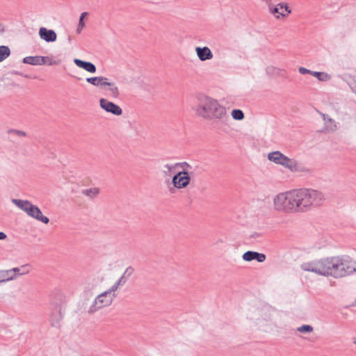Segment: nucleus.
Here are the masks:
<instances>
[{
	"instance_id": "nucleus-29",
	"label": "nucleus",
	"mask_w": 356,
	"mask_h": 356,
	"mask_svg": "<svg viewBox=\"0 0 356 356\" xmlns=\"http://www.w3.org/2000/svg\"><path fill=\"white\" fill-rule=\"evenodd\" d=\"M312 76L316 77L320 81H327L330 79V75L323 72H312Z\"/></svg>"
},
{
	"instance_id": "nucleus-25",
	"label": "nucleus",
	"mask_w": 356,
	"mask_h": 356,
	"mask_svg": "<svg viewBox=\"0 0 356 356\" xmlns=\"http://www.w3.org/2000/svg\"><path fill=\"white\" fill-rule=\"evenodd\" d=\"M10 54V50L7 46H0V62L7 58Z\"/></svg>"
},
{
	"instance_id": "nucleus-34",
	"label": "nucleus",
	"mask_w": 356,
	"mask_h": 356,
	"mask_svg": "<svg viewBox=\"0 0 356 356\" xmlns=\"http://www.w3.org/2000/svg\"><path fill=\"white\" fill-rule=\"evenodd\" d=\"M298 71L301 74H311L312 75V72L313 71L310 70H308L305 67H299L298 69Z\"/></svg>"
},
{
	"instance_id": "nucleus-13",
	"label": "nucleus",
	"mask_w": 356,
	"mask_h": 356,
	"mask_svg": "<svg viewBox=\"0 0 356 356\" xmlns=\"http://www.w3.org/2000/svg\"><path fill=\"white\" fill-rule=\"evenodd\" d=\"M39 35L41 39L47 42H53L57 39V35L54 30L47 29L45 27H41L39 29Z\"/></svg>"
},
{
	"instance_id": "nucleus-9",
	"label": "nucleus",
	"mask_w": 356,
	"mask_h": 356,
	"mask_svg": "<svg viewBox=\"0 0 356 356\" xmlns=\"http://www.w3.org/2000/svg\"><path fill=\"white\" fill-rule=\"evenodd\" d=\"M274 311L268 307L263 309L260 316L256 319L255 325L258 330L263 332H269L274 327L272 313Z\"/></svg>"
},
{
	"instance_id": "nucleus-30",
	"label": "nucleus",
	"mask_w": 356,
	"mask_h": 356,
	"mask_svg": "<svg viewBox=\"0 0 356 356\" xmlns=\"http://www.w3.org/2000/svg\"><path fill=\"white\" fill-rule=\"evenodd\" d=\"M131 270L130 273L132 272V268H127V270H125L124 273L123 275H122L115 283L119 286V287H121L122 286H124L127 281V279L125 277V274L129 271V270Z\"/></svg>"
},
{
	"instance_id": "nucleus-10",
	"label": "nucleus",
	"mask_w": 356,
	"mask_h": 356,
	"mask_svg": "<svg viewBox=\"0 0 356 356\" xmlns=\"http://www.w3.org/2000/svg\"><path fill=\"white\" fill-rule=\"evenodd\" d=\"M192 172H187L186 171H179L177 172L172 179V184L174 188L183 189L186 188L191 181Z\"/></svg>"
},
{
	"instance_id": "nucleus-15",
	"label": "nucleus",
	"mask_w": 356,
	"mask_h": 356,
	"mask_svg": "<svg viewBox=\"0 0 356 356\" xmlns=\"http://www.w3.org/2000/svg\"><path fill=\"white\" fill-rule=\"evenodd\" d=\"M195 51L198 58L201 61H205L207 60H210L213 58V53L211 49L208 47H197L195 48Z\"/></svg>"
},
{
	"instance_id": "nucleus-4",
	"label": "nucleus",
	"mask_w": 356,
	"mask_h": 356,
	"mask_svg": "<svg viewBox=\"0 0 356 356\" xmlns=\"http://www.w3.org/2000/svg\"><path fill=\"white\" fill-rule=\"evenodd\" d=\"M296 189L280 193L273 199L274 209L278 211L299 212Z\"/></svg>"
},
{
	"instance_id": "nucleus-3",
	"label": "nucleus",
	"mask_w": 356,
	"mask_h": 356,
	"mask_svg": "<svg viewBox=\"0 0 356 356\" xmlns=\"http://www.w3.org/2000/svg\"><path fill=\"white\" fill-rule=\"evenodd\" d=\"M299 212H306L321 206L325 198L318 190L302 188L296 189Z\"/></svg>"
},
{
	"instance_id": "nucleus-17",
	"label": "nucleus",
	"mask_w": 356,
	"mask_h": 356,
	"mask_svg": "<svg viewBox=\"0 0 356 356\" xmlns=\"http://www.w3.org/2000/svg\"><path fill=\"white\" fill-rule=\"evenodd\" d=\"M74 63L79 67L88 72L95 73L97 70L95 65L90 62L84 61L78 58L74 60Z\"/></svg>"
},
{
	"instance_id": "nucleus-20",
	"label": "nucleus",
	"mask_w": 356,
	"mask_h": 356,
	"mask_svg": "<svg viewBox=\"0 0 356 356\" xmlns=\"http://www.w3.org/2000/svg\"><path fill=\"white\" fill-rule=\"evenodd\" d=\"M103 88L106 90L108 92L109 95L113 98H118L120 95L119 89L113 82L106 81L105 88Z\"/></svg>"
},
{
	"instance_id": "nucleus-18",
	"label": "nucleus",
	"mask_w": 356,
	"mask_h": 356,
	"mask_svg": "<svg viewBox=\"0 0 356 356\" xmlns=\"http://www.w3.org/2000/svg\"><path fill=\"white\" fill-rule=\"evenodd\" d=\"M323 120L324 121V127L325 129L327 131H334L337 129V124L335 120L327 115L324 113H321Z\"/></svg>"
},
{
	"instance_id": "nucleus-7",
	"label": "nucleus",
	"mask_w": 356,
	"mask_h": 356,
	"mask_svg": "<svg viewBox=\"0 0 356 356\" xmlns=\"http://www.w3.org/2000/svg\"><path fill=\"white\" fill-rule=\"evenodd\" d=\"M11 202L29 216L44 224H47L49 222V218L42 214L40 209L36 205L33 204L30 201L13 198L11 200Z\"/></svg>"
},
{
	"instance_id": "nucleus-27",
	"label": "nucleus",
	"mask_w": 356,
	"mask_h": 356,
	"mask_svg": "<svg viewBox=\"0 0 356 356\" xmlns=\"http://www.w3.org/2000/svg\"><path fill=\"white\" fill-rule=\"evenodd\" d=\"M175 166H177V168H181V171H186L187 172H191V170L193 168L192 166L187 162H179L176 163Z\"/></svg>"
},
{
	"instance_id": "nucleus-21",
	"label": "nucleus",
	"mask_w": 356,
	"mask_h": 356,
	"mask_svg": "<svg viewBox=\"0 0 356 356\" xmlns=\"http://www.w3.org/2000/svg\"><path fill=\"white\" fill-rule=\"evenodd\" d=\"M31 270L30 266L23 265L20 267H16L10 269V271L12 272L13 276L14 279H15L19 275H24L26 274H28L29 271Z\"/></svg>"
},
{
	"instance_id": "nucleus-23",
	"label": "nucleus",
	"mask_w": 356,
	"mask_h": 356,
	"mask_svg": "<svg viewBox=\"0 0 356 356\" xmlns=\"http://www.w3.org/2000/svg\"><path fill=\"white\" fill-rule=\"evenodd\" d=\"M56 313L54 314H52V316L50 318L51 324L54 327H58L59 326V322L61 319V314L60 308H58V303L56 302Z\"/></svg>"
},
{
	"instance_id": "nucleus-28",
	"label": "nucleus",
	"mask_w": 356,
	"mask_h": 356,
	"mask_svg": "<svg viewBox=\"0 0 356 356\" xmlns=\"http://www.w3.org/2000/svg\"><path fill=\"white\" fill-rule=\"evenodd\" d=\"M232 117L236 120H242L244 119L245 115L243 112L240 109H234L232 111Z\"/></svg>"
},
{
	"instance_id": "nucleus-33",
	"label": "nucleus",
	"mask_w": 356,
	"mask_h": 356,
	"mask_svg": "<svg viewBox=\"0 0 356 356\" xmlns=\"http://www.w3.org/2000/svg\"><path fill=\"white\" fill-rule=\"evenodd\" d=\"M314 328L310 325H302L297 327V331L299 332H312Z\"/></svg>"
},
{
	"instance_id": "nucleus-8",
	"label": "nucleus",
	"mask_w": 356,
	"mask_h": 356,
	"mask_svg": "<svg viewBox=\"0 0 356 356\" xmlns=\"http://www.w3.org/2000/svg\"><path fill=\"white\" fill-rule=\"evenodd\" d=\"M116 298V294L111 293L105 291L104 292L99 294L93 300L91 305L89 307L88 309V314H95L98 310L110 306L114 299Z\"/></svg>"
},
{
	"instance_id": "nucleus-6",
	"label": "nucleus",
	"mask_w": 356,
	"mask_h": 356,
	"mask_svg": "<svg viewBox=\"0 0 356 356\" xmlns=\"http://www.w3.org/2000/svg\"><path fill=\"white\" fill-rule=\"evenodd\" d=\"M268 159L275 164L284 167L292 172H309V169L300 163L296 159L289 158L280 151L268 153Z\"/></svg>"
},
{
	"instance_id": "nucleus-22",
	"label": "nucleus",
	"mask_w": 356,
	"mask_h": 356,
	"mask_svg": "<svg viewBox=\"0 0 356 356\" xmlns=\"http://www.w3.org/2000/svg\"><path fill=\"white\" fill-rule=\"evenodd\" d=\"M266 71L268 75L274 76H284L286 74V71L284 69L278 68L273 65L268 66Z\"/></svg>"
},
{
	"instance_id": "nucleus-2",
	"label": "nucleus",
	"mask_w": 356,
	"mask_h": 356,
	"mask_svg": "<svg viewBox=\"0 0 356 356\" xmlns=\"http://www.w3.org/2000/svg\"><path fill=\"white\" fill-rule=\"evenodd\" d=\"M194 111L197 116L207 120L224 122L229 118L224 105L218 99L203 94L197 96Z\"/></svg>"
},
{
	"instance_id": "nucleus-40",
	"label": "nucleus",
	"mask_w": 356,
	"mask_h": 356,
	"mask_svg": "<svg viewBox=\"0 0 356 356\" xmlns=\"http://www.w3.org/2000/svg\"><path fill=\"white\" fill-rule=\"evenodd\" d=\"M253 236H260V234L258 233H255Z\"/></svg>"
},
{
	"instance_id": "nucleus-39",
	"label": "nucleus",
	"mask_w": 356,
	"mask_h": 356,
	"mask_svg": "<svg viewBox=\"0 0 356 356\" xmlns=\"http://www.w3.org/2000/svg\"><path fill=\"white\" fill-rule=\"evenodd\" d=\"M4 31H5V29H4L3 26L1 24H0V33H3Z\"/></svg>"
},
{
	"instance_id": "nucleus-37",
	"label": "nucleus",
	"mask_w": 356,
	"mask_h": 356,
	"mask_svg": "<svg viewBox=\"0 0 356 356\" xmlns=\"http://www.w3.org/2000/svg\"><path fill=\"white\" fill-rule=\"evenodd\" d=\"M6 238L7 235L3 232H0V241L5 240Z\"/></svg>"
},
{
	"instance_id": "nucleus-1",
	"label": "nucleus",
	"mask_w": 356,
	"mask_h": 356,
	"mask_svg": "<svg viewBox=\"0 0 356 356\" xmlns=\"http://www.w3.org/2000/svg\"><path fill=\"white\" fill-rule=\"evenodd\" d=\"M300 268L305 271L339 279L356 272V261L348 255H337L305 262Z\"/></svg>"
},
{
	"instance_id": "nucleus-32",
	"label": "nucleus",
	"mask_w": 356,
	"mask_h": 356,
	"mask_svg": "<svg viewBox=\"0 0 356 356\" xmlns=\"http://www.w3.org/2000/svg\"><path fill=\"white\" fill-rule=\"evenodd\" d=\"M86 15H87V13H86V12L82 13L81 14V16H80L79 20L78 27L76 29L77 33H80L82 31V30L85 26V24L83 22V19Z\"/></svg>"
},
{
	"instance_id": "nucleus-16",
	"label": "nucleus",
	"mask_w": 356,
	"mask_h": 356,
	"mask_svg": "<svg viewBox=\"0 0 356 356\" xmlns=\"http://www.w3.org/2000/svg\"><path fill=\"white\" fill-rule=\"evenodd\" d=\"M47 57L35 56H26L23 58V63L32 65H42L45 64Z\"/></svg>"
},
{
	"instance_id": "nucleus-14",
	"label": "nucleus",
	"mask_w": 356,
	"mask_h": 356,
	"mask_svg": "<svg viewBox=\"0 0 356 356\" xmlns=\"http://www.w3.org/2000/svg\"><path fill=\"white\" fill-rule=\"evenodd\" d=\"M242 258L246 261L257 260L258 262L262 263L266 260V257L263 253L254 251H247L243 254Z\"/></svg>"
},
{
	"instance_id": "nucleus-5",
	"label": "nucleus",
	"mask_w": 356,
	"mask_h": 356,
	"mask_svg": "<svg viewBox=\"0 0 356 356\" xmlns=\"http://www.w3.org/2000/svg\"><path fill=\"white\" fill-rule=\"evenodd\" d=\"M268 159L275 164L284 167L292 172H309V169L300 163L296 159L289 158L280 151L268 153Z\"/></svg>"
},
{
	"instance_id": "nucleus-24",
	"label": "nucleus",
	"mask_w": 356,
	"mask_h": 356,
	"mask_svg": "<svg viewBox=\"0 0 356 356\" xmlns=\"http://www.w3.org/2000/svg\"><path fill=\"white\" fill-rule=\"evenodd\" d=\"M14 280L10 269L0 270V284Z\"/></svg>"
},
{
	"instance_id": "nucleus-31",
	"label": "nucleus",
	"mask_w": 356,
	"mask_h": 356,
	"mask_svg": "<svg viewBox=\"0 0 356 356\" xmlns=\"http://www.w3.org/2000/svg\"><path fill=\"white\" fill-rule=\"evenodd\" d=\"M167 170H164L163 173L167 176H170L172 172H175V170L177 168V166H175V164H165L163 166Z\"/></svg>"
},
{
	"instance_id": "nucleus-12",
	"label": "nucleus",
	"mask_w": 356,
	"mask_h": 356,
	"mask_svg": "<svg viewBox=\"0 0 356 356\" xmlns=\"http://www.w3.org/2000/svg\"><path fill=\"white\" fill-rule=\"evenodd\" d=\"M99 106L105 111L113 115L118 116L122 113V109L120 106L108 101L107 99L102 98L99 100Z\"/></svg>"
},
{
	"instance_id": "nucleus-41",
	"label": "nucleus",
	"mask_w": 356,
	"mask_h": 356,
	"mask_svg": "<svg viewBox=\"0 0 356 356\" xmlns=\"http://www.w3.org/2000/svg\"><path fill=\"white\" fill-rule=\"evenodd\" d=\"M353 343L356 345V337L353 339Z\"/></svg>"
},
{
	"instance_id": "nucleus-11",
	"label": "nucleus",
	"mask_w": 356,
	"mask_h": 356,
	"mask_svg": "<svg viewBox=\"0 0 356 356\" xmlns=\"http://www.w3.org/2000/svg\"><path fill=\"white\" fill-rule=\"evenodd\" d=\"M268 11L273 15L276 19L285 17L291 13V10L286 3H279L275 6L268 4Z\"/></svg>"
},
{
	"instance_id": "nucleus-26",
	"label": "nucleus",
	"mask_w": 356,
	"mask_h": 356,
	"mask_svg": "<svg viewBox=\"0 0 356 356\" xmlns=\"http://www.w3.org/2000/svg\"><path fill=\"white\" fill-rule=\"evenodd\" d=\"M82 193L90 198H94L99 193V189L97 188H91L83 190Z\"/></svg>"
},
{
	"instance_id": "nucleus-36",
	"label": "nucleus",
	"mask_w": 356,
	"mask_h": 356,
	"mask_svg": "<svg viewBox=\"0 0 356 356\" xmlns=\"http://www.w3.org/2000/svg\"><path fill=\"white\" fill-rule=\"evenodd\" d=\"M10 132L15 133L19 136H26L25 132H24L22 131H19V130H11V131H10Z\"/></svg>"
},
{
	"instance_id": "nucleus-38",
	"label": "nucleus",
	"mask_w": 356,
	"mask_h": 356,
	"mask_svg": "<svg viewBox=\"0 0 356 356\" xmlns=\"http://www.w3.org/2000/svg\"><path fill=\"white\" fill-rule=\"evenodd\" d=\"M352 91L356 95V83L350 86Z\"/></svg>"
},
{
	"instance_id": "nucleus-35",
	"label": "nucleus",
	"mask_w": 356,
	"mask_h": 356,
	"mask_svg": "<svg viewBox=\"0 0 356 356\" xmlns=\"http://www.w3.org/2000/svg\"><path fill=\"white\" fill-rule=\"evenodd\" d=\"M120 287L114 283L111 288H109L106 291L110 292L111 293L115 294V292L119 289Z\"/></svg>"
},
{
	"instance_id": "nucleus-19",
	"label": "nucleus",
	"mask_w": 356,
	"mask_h": 356,
	"mask_svg": "<svg viewBox=\"0 0 356 356\" xmlns=\"http://www.w3.org/2000/svg\"><path fill=\"white\" fill-rule=\"evenodd\" d=\"M106 81H108V79L104 76H93L86 79L88 83L102 88H105Z\"/></svg>"
}]
</instances>
